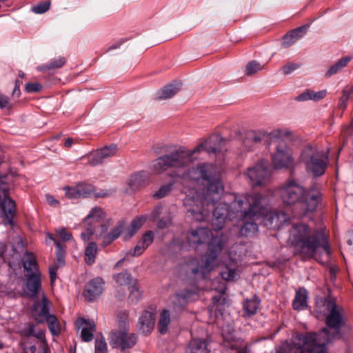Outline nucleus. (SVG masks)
Returning a JSON list of instances; mask_svg holds the SVG:
<instances>
[{"mask_svg":"<svg viewBox=\"0 0 353 353\" xmlns=\"http://www.w3.org/2000/svg\"><path fill=\"white\" fill-rule=\"evenodd\" d=\"M128 315L125 313L119 315L118 319V330H127L128 331Z\"/></svg>","mask_w":353,"mask_h":353,"instance_id":"nucleus-51","label":"nucleus"},{"mask_svg":"<svg viewBox=\"0 0 353 353\" xmlns=\"http://www.w3.org/2000/svg\"><path fill=\"white\" fill-rule=\"evenodd\" d=\"M190 247L196 249L199 245L208 243V252L201 259H190L185 264L186 274L195 280L205 279L217 265V257L221 252L223 243L220 237H213L210 229L205 227L191 229L186 236Z\"/></svg>","mask_w":353,"mask_h":353,"instance_id":"nucleus-4","label":"nucleus"},{"mask_svg":"<svg viewBox=\"0 0 353 353\" xmlns=\"http://www.w3.org/2000/svg\"><path fill=\"white\" fill-rule=\"evenodd\" d=\"M259 306V301L256 299L247 300L243 304L244 316H251L254 315Z\"/></svg>","mask_w":353,"mask_h":353,"instance_id":"nucleus-36","label":"nucleus"},{"mask_svg":"<svg viewBox=\"0 0 353 353\" xmlns=\"http://www.w3.org/2000/svg\"><path fill=\"white\" fill-rule=\"evenodd\" d=\"M65 191V196L70 199H79L80 197L79 190L77 189V185L73 187H66L64 188Z\"/></svg>","mask_w":353,"mask_h":353,"instance_id":"nucleus-50","label":"nucleus"},{"mask_svg":"<svg viewBox=\"0 0 353 353\" xmlns=\"http://www.w3.org/2000/svg\"><path fill=\"white\" fill-rule=\"evenodd\" d=\"M278 191L282 202L290 206L297 217L314 212L321 201L322 194L317 187L305 188L294 178L287 179Z\"/></svg>","mask_w":353,"mask_h":353,"instance_id":"nucleus-5","label":"nucleus"},{"mask_svg":"<svg viewBox=\"0 0 353 353\" xmlns=\"http://www.w3.org/2000/svg\"><path fill=\"white\" fill-rule=\"evenodd\" d=\"M295 100L297 101H306L308 100H312V90H305L303 92L299 94Z\"/></svg>","mask_w":353,"mask_h":353,"instance_id":"nucleus-56","label":"nucleus"},{"mask_svg":"<svg viewBox=\"0 0 353 353\" xmlns=\"http://www.w3.org/2000/svg\"><path fill=\"white\" fill-rule=\"evenodd\" d=\"M9 186L8 183L0 179V207L2 211L1 216L5 225L13 224V219L16 211L15 202L9 195Z\"/></svg>","mask_w":353,"mask_h":353,"instance_id":"nucleus-10","label":"nucleus"},{"mask_svg":"<svg viewBox=\"0 0 353 353\" xmlns=\"http://www.w3.org/2000/svg\"><path fill=\"white\" fill-rule=\"evenodd\" d=\"M115 282L119 285H130L132 277L130 274L127 272H123L114 276Z\"/></svg>","mask_w":353,"mask_h":353,"instance_id":"nucleus-42","label":"nucleus"},{"mask_svg":"<svg viewBox=\"0 0 353 353\" xmlns=\"http://www.w3.org/2000/svg\"><path fill=\"white\" fill-rule=\"evenodd\" d=\"M22 262L26 274H32L39 271L36 258L32 253L27 252L22 258Z\"/></svg>","mask_w":353,"mask_h":353,"instance_id":"nucleus-29","label":"nucleus"},{"mask_svg":"<svg viewBox=\"0 0 353 353\" xmlns=\"http://www.w3.org/2000/svg\"><path fill=\"white\" fill-rule=\"evenodd\" d=\"M48 323V328L54 336H58L61 332V325L55 316H50L46 320Z\"/></svg>","mask_w":353,"mask_h":353,"instance_id":"nucleus-38","label":"nucleus"},{"mask_svg":"<svg viewBox=\"0 0 353 353\" xmlns=\"http://www.w3.org/2000/svg\"><path fill=\"white\" fill-rule=\"evenodd\" d=\"M307 29V26H303L297 28H295L286 34L282 41V46L288 48L294 44L299 39L302 37L306 32Z\"/></svg>","mask_w":353,"mask_h":353,"instance_id":"nucleus-24","label":"nucleus"},{"mask_svg":"<svg viewBox=\"0 0 353 353\" xmlns=\"http://www.w3.org/2000/svg\"><path fill=\"white\" fill-rule=\"evenodd\" d=\"M194 294L192 291L185 290L170 296V301L176 310L183 309Z\"/></svg>","mask_w":353,"mask_h":353,"instance_id":"nucleus-22","label":"nucleus"},{"mask_svg":"<svg viewBox=\"0 0 353 353\" xmlns=\"http://www.w3.org/2000/svg\"><path fill=\"white\" fill-rule=\"evenodd\" d=\"M170 321L171 318L169 310H163L160 314L158 322V330L161 334H164L167 332Z\"/></svg>","mask_w":353,"mask_h":353,"instance_id":"nucleus-32","label":"nucleus"},{"mask_svg":"<svg viewBox=\"0 0 353 353\" xmlns=\"http://www.w3.org/2000/svg\"><path fill=\"white\" fill-rule=\"evenodd\" d=\"M105 213L101 208L94 207L90 212L83 221L85 231L81 232V236L83 241L90 240V236L96 231L98 224L105 218Z\"/></svg>","mask_w":353,"mask_h":353,"instance_id":"nucleus-11","label":"nucleus"},{"mask_svg":"<svg viewBox=\"0 0 353 353\" xmlns=\"http://www.w3.org/2000/svg\"><path fill=\"white\" fill-rule=\"evenodd\" d=\"M154 326V314L150 311H144L138 321L137 327L139 331L143 334H148L153 330Z\"/></svg>","mask_w":353,"mask_h":353,"instance_id":"nucleus-20","label":"nucleus"},{"mask_svg":"<svg viewBox=\"0 0 353 353\" xmlns=\"http://www.w3.org/2000/svg\"><path fill=\"white\" fill-rule=\"evenodd\" d=\"M154 235L152 231L146 232L139 241L146 248L153 242Z\"/></svg>","mask_w":353,"mask_h":353,"instance_id":"nucleus-53","label":"nucleus"},{"mask_svg":"<svg viewBox=\"0 0 353 353\" xmlns=\"http://www.w3.org/2000/svg\"><path fill=\"white\" fill-rule=\"evenodd\" d=\"M148 215L144 214L134 219L128 228V234L132 237L140 229L143 224L148 220Z\"/></svg>","mask_w":353,"mask_h":353,"instance_id":"nucleus-35","label":"nucleus"},{"mask_svg":"<svg viewBox=\"0 0 353 353\" xmlns=\"http://www.w3.org/2000/svg\"><path fill=\"white\" fill-rule=\"evenodd\" d=\"M213 287L212 288V290H216L219 293L220 295L218 296H214L212 298V307L215 310L219 309V302L221 299V294H223L225 292V283L223 282H221L219 279H215L212 281Z\"/></svg>","mask_w":353,"mask_h":353,"instance_id":"nucleus-33","label":"nucleus"},{"mask_svg":"<svg viewBox=\"0 0 353 353\" xmlns=\"http://www.w3.org/2000/svg\"><path fill=\"white\" fill-rule=\"evenodd\" d=\"M196 159L197 157L193 156L192 150L180 148L153 161L152 168L157 173H161L170 168H185Z\"/></svg>","mask_w":353,"mask_h":353,"instance_id":"nucleus-7","label":"nucleus"},{"mask_svg":"<svg viewBox=\"0 0 353 353\" xmlns=\"http://www.w3.org/2000/svg\"><path fill=\"white\" fill-rule=\"evenodd\" d=\"M123 230V225L122 223H119L115 228H114L108 234L103 236L102 245L106 246L111 243L113 241L117 239L121 234Z\"/></svg>","mask_w":353,"mask_h":353,"instance_id":"nucleus-34","label":"nucleus"},{"mask_svg":"<svg viewBox=\"0 0 353 353\" xmlns=\"http://www.w3.org/2000/svg\"><path fill=\"white\" fill-rule=\"evenodd\" d=\"M326 94L327 91L325 90L318 92H314L312 90V100L314 101H319L321 99H323L326 96Z\"/></svg>","mask_w":353,"mask_h":353,"instance_id":"nucleus-58","label":"nucleus"},{"mask_svg":"<svg viewBox=\"0 0 353 353\" xmlns=\"http://www.w3.org/2000/svg\"><path fill=\"white\" fill-rule=\"evenodd\" d=\"M50 302L47 299V298L43 296L42 298L41 309L39 313V316L43 317L45 320H46L48 316H54L53 314H50Z\"/></svg>","mask_w":353,"mask_h":353,"instance_id":"nucleus-44","label":"nucleus"},{"mask_svg":"<svg viewBox=\"0 0 353 353\" xmlns=\"http://www.w3.org/2000/svg\"><path fill=\"white\" fill-rule=\"evenodd\" d=\"M104 282L103 279L97 277L90 282L85 286L84 296L88 301H93L96 297L101 295L104 290Z\"/></svg>","mask_w":353,"mask_h":353,"instance_id":"nucleus-18","label":"nucleus"},{"mask_svg":"<svg viewBox=\"0 0 353 353\" xmlns=\"http://www.w3.org/2000/svg\"><path fill=\"white\" fill-rule=\"evenodd\" d=\"M258 230V225L254 221H246L241 228V234L243 236H250Z\"/></svg>","mask_w":353,"mask_h":353,"instance_id":"nucleus-41","label":"nucleus"},{"mask_svg":"<svg viewBox=\"0 0 353 353\" xmlns=\"http://www.w3.org/2000/svg\"><path fill=\"white\" fill-rule=\"evenodd\" d=\"M316 312L326 316L327 327L319 332L294 333L291 342H285L275 348V353H327L326 344L344 340L350 332L343 309L332 300L326 299Z\"/></svg>","mask_w":353,"mask_h":353,"instance_id":"nucleus-2","label":"nucleus"},{"mask_svg":"<svg viewBox=\"0 0 353 353\" xmlns=\"http://www.w3.org/2000/svg\"><path fill=\"white\" fill-rule=\"evenodd\" d=\"M46 198V201H47L48 203L50 205H51L52 207H56L58 205L59 201L53 196L47 194Z\"/></svg>","mask_w":353,"mask_h":353,"instance_id":"nucleus-61","label":"nucleus"},{"mask_svg":"<svg viewBox=\"0 0 353 353\" xmlns=\"http://www.w3.org/2000/svg\"><path fill=\"white\" fill-rule=\"evenodd\" d=\"M347 101H348V98H347L346 97H345L342 94L341 97L339 99V103H338L339 108L345 110L347 107Z\"/></svg>","mask_w":353,"mask_h":353,"instance_id":"nucleus-62","label":"nucleus"},{"mask_svg":"<svg viewBox=\"0 0 353 353\" xmlns=\"http://www.w3.org/2000/svg\"><path fill=\"white\" fill-rule=\"evenodd\" d=\"M261 141V138L256 134L255 132H250L247 134L246 138L243 141L244 151H248L252 148L253 143H259Z\"/></svg>","mask_w":353,"mask_h":353,"instance_id":"nucleus-39","label":"nucleus"},{"mask_svg":"<svg viewBox=\"0 0 353 353\" xmlns=\"http://www.w3.org/2000/svg\"><path fill=\"white\" fill-rule=\"evenodd\" d=\"M42 86L39 83H28L26 85V90L30 93L39 92Z\"/></svg>","mask_w":353,"mask_h":353,"instance_id":"nucleus-57","label":"nucleus"},{"mask_svg":"<svg viewBox=\"0 0 353 353\" xmlns=\"http://www.w3.org/2000/svg\"><path fill=\"white\" fill-rule=\"evenodd\" d=\"M245 175L252 186L265 185L270 181L271 176L268 161L260 159L248 168Z\"/></svg>","mask_w":353,"mask_h":353,"instance_id":"nucleus-9","label":"nucleus"},{"mask_svg":"<svg viewBox=\"0 0 353 353\" xmlns=\"http://www.w3.org/2000/svg\"><path fill=\"white\" fill-rule=\"evenodd\" d=\"M128 288L130 290L129 299H131L132 301L137 302L139 300V299L140 298L141 294L139 290L138 289V288L135 283L133 285H129Z\"/></svg>","mask_w":353,"mask_h":353,"instance_id":"nucleus-52","label":"nucleus"},{"mask_svg":"<svg viewBox=\"0 0 353 353\" xmlns=\"http://www.w3.org/2000/svg\"><path fill=\"white\" fill-rule=\"evenodd\" d=\"M181 88L180 82H172L159 90L156 95V100H166L176 95Z\"/></svg>","mask_w":353,"mask_h":353,"instance_id":"nucleus-23","label":"nucleus"},{"mask_svg":"<svg viewBox=\"0 0 353 353\" xmlns=\"http://www.w3.org/2000/svg\"><path fill=\"white\" fill-rule=\"evenodd\" d=\"M263 216L264 225L268 228L277 227L286 220L281 212H269L268 199L260 194H246L236 198L228 205L221 202L214 208L212 225L215 230H221L227 220H257Z\"/></svg>","mask_w":353,"mask_h":353,"instance_id":"nucleus-3","label":"nucleus"},{"mask_svg":"<svg viewBox=\"0 0 353 353\" xmlns=\"http://www.w3.org/2000/svg\"><path fill=\"white\" fill-rule=\"evenodd\" d=\"M50 241L54 242L56 245V255H57V265L62 267L65 264V247H63L60 242H59L53 236L48 233L47 234Z\"/></svg>","mask_w":353,"mask_h":353,"instance_id":"nucleus-31","label":"nucleus"},{"mask_svg":"<svg viewBox=\"0 0 353 353\" xmlns=\"http://www.w3.org/2000/svg\"><path fill=\"white\" fill-rule=\"evenodd\" d=\"M79 190L80 197H88L94 195L97 198H104L110 196L112 191L103 190L99 192H95L94 187L88 183H81L77 185Z\"/></svg>","mask_w":353,"mask_h":353,"instance_id":"nucleus-19","label":"nucleus"},{"mask_svg":"<svg viewBox=\"0 0 353 353\" xmlns=\"http://www.w3.org/2000/svg\"><path fill=\"white\" fill-rule=\"evenodd\" d=\"M117 152V147L115 144H111L108 146H105L87 157L88 163L92 166L101 164L103 162L104 160L114 157Z\"/></svg>","mask_w":353,"mask_h":353,"instance_id":"nucleus-15","label":"nucleus"},{"mask_svg":"<svg viewBox=\"0 0 353 353\" xmlns=\"http://www.w3.org/2000/svg\"><path fill=\"white\" fill-rule=\"evenodd\" d=\"M148 219L157 222L159 228H167L171 221L168 210L161 204H157L153 208Z\"/></svg>","mask_w":353,"mask_h":353,"instance_id":"nucleus-16","label":"nucleus"},{"mask_svg":"<svg viewBox=\"0 0 353 353\" xmlns=\"http://www.w3.org/2000/svg\"><path fill=\"white\" fill-rule=\"evenodd\" d=\"M343 95L350 99L353 95V86H347L343 90Z\"/></svg>","mask_w":353,"mask_h":353,"instance_id":"nucleus-63","label":"nucleus"},{"mask_svg":"<svg viewBox=\"0 0 353 353\" xmlns=\"http://www.w3.org/2000/svg\"><path fill=\"white\" fill-rule=\"evenodd\" d=\"M221 168L213 163H199L183 174L184 181L192 187L186 193L183 205L186 215L192 221H205L223 192Z\"/></svg>","mask_w":353,"mask_h":353,"instance_id":"nucleus-1","label":"nucleus"},{"mask_svg":"<svg viewBox=\"0 0 353 353\" xmlns=\"http://www.w3.org/2000/svg\"><path fill=\"white\" fill-rule=\"evenodd\" d=\"M109 224L106 223H100V232L99 233V236H103L108 230Z\"/></svg>","mask_w":353,"mask_h":353,"instance_id":"nucleus-64","label":"nucleus"},{"mask_svg":"<svg viewBox=\"0 0 353 353\" xmlns=\"http://www.w3.org/2000/svg\"><path fill=\"white\" fill-rule=\"evenodd\" d=\"M26 293L32 298H35L41 289V272L36 271L32 274H26Z\"/></svg>","mask_w":353,"mask_h":353,"instance_id":"nucleus-17","label":"nucleus"},{"mask_svg":"<svg viewBox=\"0 0 353 353\" xmlns=\"http://www.w3.org/2000/svg\"><path fill=\"white\" fill-rule=\"evenodd\" d=\"M272 163L276 169L289 168L292 166L294 159L292 152L285 143H279L272 157Z\"/></svg>","mask_w":353,"mask_h":353,"instance_id":"nucleus-13","label":"nucleus"},{"mask_svg":"<svg viewBox=\"0 0 353 353\" xmlns=\"http://www.w3.org/2000/svg\"><path fill=\"white\" fill-rule=\"evenodd\" d=\"M65 59L64 57H58L51 61L49 63L43 66L45 70L57 69L64 65Z\"/></svg>","mask_w":353,"mask_h":353,"instance_id":"nucleus-46","label":"nucleus"},{"mask_svg":"<svg viewBox=\"0 0 353 353\" xmlns=\"http://www.w3.org/2000/svg\"><path fill=\"white\" fill-rule=\"evenodd\" d=\"M150 174L148 172L141 171L133 174L129 179L128 185L132 190H137L148 184Z\"/></svg>","mask_w":353,"mask_h":353,"instance_id":"nucleus-25","label":"nucleus"},{"mask_svg":"<svg viewBox=\"0 0 353 353\" xmlns=\"http://www.w3.org/2000/svg\"><path fill=\"white\" fill-rule=\"evenodd\" d=\"M225 144V140L218 134H214L205 139L204 141L199 144L193 150L192 152L194 157L201 152L205 151L207 153L216 154L222 150Z\"/></svg>","mask_w":353,"mask_h":353,"instance_id":"nucleus-14","label":"nucleus"},{"mask_svg":"<svg viewBox=\"0 0 353 353\" xmlns=\"http://www.w3.org/2000/svg\"><path fill=\"white\" fill-rule=\"evenodd\" d=\"M10 106L9 98L0 94V108H4Z\"/></svg>","mask_w":353,"mask_h":353,"instance_id":"nucleus-60","label":"nucleus"},{"mask_svg":"<svg viewBox=\"0 0 353 353\" xmlns=\"http://www.w3.org/2000/svg\"><path fill=\"white\" fill-rule=\"evenodd\" d=\"M56 234L58 238L63 241H68L72 239V233L66 231L63 228L57 229Z\"/></svg>","mask_w":353,"mask_h":353,"instance_id":"nucleus-49","label":"nucleus"},{"mask_svg":"<svg viewBox=\"0 0 353 353\" xmlns=\"http://www.w3.org/2000/svg\"><path fill=\"white\" fill-rule=\"evenodd\" d=\"M209 352L206 340L199 338L192 339L186 349V353H209Z\"/></svg>","mask_w":353,"mask_h":353,"instance_id":"nucleus-26","label":"nucleus"},{"mask_svg":"<svg viewBox=\"0 0 353 353\" xmlns=\"http://www.w3.org/2000/svg\"><path fill=\"white\" fill-rule=\"evenodd\" d=\"M307 292L304 288L296 291L293 301V308L296 310H302L307 307Z\"/></svg>","mask_w":353,"mask_h":353,"instance_id":"nucleus-28","label":"nucleus"},{"mask_svg":"<svg viewBox=\"0 0 353 353\" xmlns=\"http://www.w3.org/2000/svg\"><path fill=\"white\" fill-rule=\"evenodd\" d=\"M137 336L127 330H113L110 339L112 347L121 350L132 348L137 343Z\"/></svg>","mask_w":353,"mask_h":353,"instance_id":"nucleus-12","label":"nucleus"},{"mask_svg":"<svg viewBox=\"0 0 353 353\" xmlns=\"http://www.w3.org/2000/svg\"><path fill=\"white\" fill-rule=\"evenodd\" d=\"M26 333L28 336H32L39 339H43L44 338L43 332L35 325H29Z\"/></svg>","mask_w":353,"mask_h":353,"instance_id":"nucleus-45","label":"nucleus"},{"mask_svg":"<svg viewBox=\"0 0 353 353\" xmlns=\"http://www.w3.org/2000/svg\"><path fill=\"white\" fill-rule=\"evenodd\" d=\"M289 245L294 248V254L304 260L317 259V255L325 253L329 256L330 248L325 236L319 231L305 224L294 225L290 230L288 239Z\"/></svg>","mask_w":353,"mask_h":353,"instance_id":"nucleus-6","label":"nucleus"},{"mask_svg":"<svg viewBox=\"0 0 353 353\" xmlns=\"http://www.w3.org/2000/svg\"><path fill=\"white\" fill-rule=\"evenodd\" d=\"M173 183H169L160 187V188L152 194V198L160 199L168 196L172 191Z\"/></svg>","mask_w":353,"mask_h":353,"instance_id":"nucleus-40","label":"nucleus"},{"mask_svg":"<svg viewBox=\"0 0 353 353\" xmlns=\"http://www.w3.org/2000/svg\"><path fill=\"white\" fill-rule=\"evenodd\" d=\"M352 59L353 57L352 56H345L341 58L329 68V70L325 72V77L326 78H330L334 74H336L343 68L346 67Z\"/></svg>","mask_w":353,"mask_h":353,"instance_id":"nucleus-27","label":"nucleus"},{"mask_svg":"<svg viewBox=\"0 0 353 353\" xmlns=\"http://www.w3.org/2000/svg\"><path fill=\"white\" fill-rule=\"evenodd\" d=\"M264 65L256 61H251L245 66L246 74L252 75L263 70Z\"/></svg>","mask_w":353,"mask_h":353,"instance_id":"nucleus-43","label":"nucleus"},{"mask_svg":"<svg viewBox=\"0 0 353 353\" xmlns=\"http://www.w3.org/2000/svg\"><path fill=\"white\" fill-rule=\"evenodd\" d=\"M50 7V1H45L40 3L32 8V10L33 12L36 14H43L48 11Z\"/></svg>","mask_w":353,"mask_h":353,"instance_id":"nucleus-48","label":"nucleus"},{"mask_svg":"<svg viewBox=\"0 0 353 353\" xmlns=\"http://www.w3.org/2000/svg\"><path fill=\"white\" fill-rule=\"evenodd\" d=\"M79 327H82L81 338L83 341H90L93 339V333L96 331V325L93 321H86L83 318H79L77 321Z\"/></svg>","mask_w":353,"mask_h":353,"instance_id":"nucleus-21","label":"nucleus"},{"mask_svg":"<svg viewBox=\"0 0 353 353\" xmlns=\"http://www.w3.org/2000/svg\"><path fill=\"white\" fill-rule=\"evenodd\" d=\"M222 278L226 281H233L238 277V273L235 265L231 266L227 265L221 272Z\"/></svg>","mask_w":353,"mask_h":353,"instance_id":"nucleus-37","label":"nucleus"},{"mask_svg":"<svg viewBox=\"0 0 353 353\" xmlns=\"http://www.w3.org/2000/svg\"><path fill=\"white\" fill-rule=\"evenodd\" d=\"M145 249L146 248L142 243H141L140 241H139L137 245L134 247V250L130 251L129 254L132 256H138L142 254Z\"/></svg>","mask_w":353,"mask_h":353,"instance_id":"nucleus-55","label":"nucleus"},{"mask_svg":"<svg viewBox=\"0 0 353 353\" xmlns=\"http://www.w3.org/2000/svg\"><path fill=\"white\" fill-rule=\"evenodd\" d=\"M98 245L95 242H90L84 250V261L87 265L94 263L98 253Z\"/></svg>","mask_w":353,"mask_h":353,"instance_id":"nucleus-30","label":"nucleus"},{"mask_svg":"<svg viewBox=\"0 0 353 353\" xmlns=\"http://www.w3.org/2000/svg\"><path fill=\"white\" fill-rule=\"evenodd\" d=\"M300 160L305 165L307 171L315 176L323 175L328 164L327 155L310 145L303 148Z\"/></svg>","mask_w":353,"mask_h":353,"instance_id":"nucleus-8","label":"nucleus"},{"mask_svg":"<svg viewBox=\"0 0 353 353\" xmlns=\"http://www.w3.org/2000/svg\"><path fill=\"white\" fill-rule=\"evenodd\" d=\"M300 67L297 63H288L283 68L282 70L285 74H290Z\"/></svg>","mask_w":353,"mask_h":353,"instance_id":"nucleus-54","label":"nucleus"},{"mask_svg":"<svg viewBox=\"0 0 353 353\" xmlns=\"http://www.w3.org/2000/svg\"><path fill=\"white\" fill-rule=\"evenodd\" d=\"M95 353H107V344L103 337L96 339Z\"/></svg>","mask_w":353,"mask_h":353,"instance_id":"nucleus-47","label":"nucleus"},{"mask_svg":"<svg viewBox=\"0 0 353 353\" xmlns=\"http://www.w3.org/2000/svg\"><path fill=\"white\" fill-rule=\"evenodd\" d=\"M59 268H60V266L57 265H54L49 268V275H50V282L52 284L56 280L57 271Z\"/></svg>","mask_w":353,"mask_h":353,"instance_id":"nucleus-59","label":"nucleus"}]
</instances>
